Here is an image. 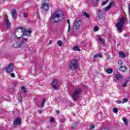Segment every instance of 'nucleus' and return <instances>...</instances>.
I'll use <instances>...</instances> for the list:
<instances>
[{
	"mask_svg": "<svg viewBox=\"0 0 130 130\" xmlns=\"http://www.w3.org/2000/svg\"><path fill=\"white\" fill-rule=\"evenodd\" d=\"M11 13L14 20H16L17 18V11H16V10H12Z\"/></svg>",
	"mask_w": 130,
	"mask_h": 130,
	"instance_id": "15",
	"label": "nucleus"
},
{
	"mask_svg": "<svg viewBox=\"0 0 130 130\" xmlns=\"http://www.w3.org/2000/svg\"><path fill=\"white\" fill-rule=\"evenodd\" d=\"M81 44H85V42H81Z\"/></svg>",
	"mask_w": 130,
	"mask_h": 130,
	"instance_id": "47",
	"label": "nucleus"
},
{
	"mask_svg": "<svg viewBox=\"0 0 130 130\" xmlns=\"http://www.w3.org/2000/svg\"><path fill=\"white\" fill-rule=\"evenodd\" d=\"M82 89L80 88H77L75 89L73 93L72 94V98L74 101H77L79 98H80V95L82 94Z\"/></svg>",
	"mask_w": 130,
	"mask_h": 130,
	"instance_id": "3",
	"label": "nucleus"
},
{
	"mask_svg": "<svg viewBox=\"0 0 130 130\" xmlns=\"http://www.w3.org/2000/svg\"><path fill=\"white\" fill-rule=\"evenodd\" d=\"M50 122H54V118H51L50 119Z\"/></svg>",
	"mask_w": 130,
	"mask_h": 130,
	"instance_id": "39",
	"label": "nucleus"
},
{
	"mask_svg": "<svg viewBox=\"0 0 130 130\" xmlns=\"http://www.w3.org/2000/svg\"><path fill=\"white\" fill-rule=\"evenodd\" d=\"M119 57H125V54L122 52H119Z\"/></svg>",
	"mask_w": 130,
	"mask_h": 130,
	"instance_id": "24",
	"label": "nucleus"
},
{
	"mask_svg": "<svg viewBox=\"0 0 130 130\" xmlns=\"http://www.w3.org/2000/svg\"><path fill=\"white\" fill-rule=\"evenodd\" d=\"M59 18H60L59 12L58 11H55L51 16L50 22L52 24L57 23V22H59Z\"/></svg>",
	"mask_w": 130,
	"mask_h": 130,
	"instance_id": "2",
	"label": "nucleus"
},
{
	"mask_svg": "<svg viewBox=\"0 0 130 130\" xmlns=\"http://www.w3.org/2000/svg\"><path fill=\"white\" fill-rule=\"evenodd\" d=\"M107 59H110V56H107Z\"/></svg>",
	"mask_w": 130,
	"mask_h": 130,
	"instance_id": "43",
	"label": "nucleus"
},
{
	"mask_svg": "<svg viewBox=\"0 0 130 130\" xmlns=\"http://www.w3.org/2000/svg\"><path fill=\"white\" fill-rule=\"evenodd\" d=\"M38 113H39V114H41V113H42V111H41V110H39V111H38Z\"/></svg>",
	"mask_w": 130,
	"mask_h": 130,
	"instance_id": "41",
	"label": "nucleus"
},
{
	"mask_svg": "<svg viewBox=\"0 0 130 130\" xmlns=\"http://www.w3.org/2000/svg\"><path fill=\"white\" fill-rule=\"evenodd\" d=\"M124 37H127V34H125L124 35Z\"/></svg>",
	"mask_w": 130,
	"mask_h": 130,
	"instance_id": "45",
	"label": "nucleus"
},
{
	"mask_svg": "<svg viewBox=\"0 0 130 130\" xmlns=\"http://www.w3.org/2000/svg\"><path fill=\"white\" fill-rule=\"evenodd\" d=\"M102 130H108V129H107V128H104V129H103Z\"/></svg>",
	"mask_w": 130,
	"mask_h": 130,
	"instance_id": "48",
	"label": "nucleus"
},
{
	"mask_svg": "<svg viewBox=\"0 0 130 130\" xmlns=\"http://www.w3.org/2000/svg\"><path fill=\"white\" fill-rule=\"evenodd\" d=\"M84 46H85V47H86V45H85Z\"/></svg>",
	"mask_w": 130,
	"mask_h": 130,
	"instance_id": "52",
	"label": "nucleus"
},
{
	"mask_svg": "<svg viewBox=\"0 0 130 130\" xmlns=\"http://www.w3.org/2000/svg\"><path fill=\"white\" fill-rule=\"evenodd\" d=\"M10 76L12 77V78H15V74L14 73H11Z\"/></svg>",
	"mask_w": 130,
	"mask_h": 130,
	"instance_id": "40",
	"label": "nucleus"
},
{
	"mask_svg": "<svg viewBox=\"0 0 130 130\" xmlns=\"http://www.w3.org/2000/svg\"><path fill=\"white\" fill-rule=\"evenodd\" d=\"M114 78L117 80V81H121L122 80V75H120L119 73L115 74Z\"/></svg>",
	"mask_w": 130,
	"mask_h": 130,
	"instance_id": "14",
	"label": "nucleus"
},
{
	"mask_svg": "<svg viewBox=\"0 0 130 130\" xmlns=\"http://www.w3.org/2000/svg\"><path fill=\"white\" fill-rule=\"evenodd\" d=\"M42 9L45 11V12H47V11L49 10V5L46 4V3H43Z\"/></svg>",
	"mask_w": 130,
	"mask_h": 130,
	"instance_id": "13",
	"label": "nucleus"
},
{
	"mask_svg": "<svg viewBox=\"0 0 130 130\" xmlns=\"http://www.w3.org/2000/svg\"><path fill=\"white\" fill-rule=\"evenodd\" d=\"M113 111L114 112V113H117V112H118V109H117L116 108H115L113 109Z\"/></svg>",
	"mask_w": 130,
	"mask_h": 130,
	"instance_id": "33",
	"label": "nucleus"
},
{
	"mask_svg": "<svg viewBox=\"0 0 130 130\" xmlns=\"http://www.w3.org/2000/svg\"><path fill=\"white\" fill-rule=\"evenodd\" d=\"M32 31L31 30H26L24 27L17 28L14 34L15 38H21V37H25L24 36H30Z\"/></svg>",
	"mask_w": 130,
	"mask_h": 130,
	"instance_id": "1",
	"label": "nucleus"
},
{
	"mask_svg": "<svg viewBox=\"0 0 130 130\" xmlns=\"http://www.w3.org/2000/svg\"><path fill=\"white\" fill-rule=\"evenodd\" d=\"M119 70L121 72H126V70L127 69H126V67L122 66H120Z\"/></svg>",
	"mask_w": 130,
	"mask_h": 130,
	"instance_id": "17",
	"label": "nucleus"
},
{
	"mask_svg": "<svg viewBox=\"0 0 130 130\" xmlns=\"http://www.w3.org/2000/svg\"><path fill=\"white\" fill-rule=\"evenodd\" d=\"M120 103H122L121 101H118L117 102L118 104H120Z\"/></svg>",
	"mask_w": 130,
	"mask_h": 130,
	"instance_id": "46",
	"label": "nucleus"
},
{
	"mask_svg": "<svg viewBox=\"0 0 130 130\" xmlns=\"http://www.w3.org/2000/svg\"><path fill=\"white\" fill-rule=\"evenodd\" d=\"M45 102H46V99H43L42 104V107H43V106H44V103Z\"/></svg>",
	"mask_w": 130,
	"mask_h": 130,
	"instance_id": "35",
	"label": "nucleus"
},
{
	"mask_svg": "<svg viewBox=\"0 0 130 130\" xmlns=\"http://www.w3.org/2000/svg\"><path fill=\"white\" fill-rule=\"evenodd\" d=\"M77 126H78V123H77V122H74L71 125L72 129H75V128H76Z\"/></svg>",
	"mask_w": 130,
	"mask_h": 130,
	"instance_id": "18",
	"label": "nucleus"
},
{
	"mask_svg": "<svg viewBox=\"0 0 130 130\" xmlns=\"http://www.w3.org/2000/svg\"><path fill=\"white\" fill-rule=\"evenodd\" d=\"M82 15L84 17H86V18H90V15H89V13H86L85 12H83Z\"/></svg>",
	"mask_w": 130,
	"mask_h": 130,
	"instance_id": "23",
	"label": "nucleus"
},
{
	"mask_svg": "<svg viewBox=\"0 0 130 130\" xmlns=\"http://www.w3.org/2000/svg\"><path fill=\"white\" fill-rule=\"evenodd\" d=\"M23 15H24V17H25V18L27 17V13H23Z\"/></svg>",
	"mask_w": 130,
	"mask_h": 130,
	"instance_id": "42",
	"label": "nucleus"
},
{
	"mask_svg": "<svg viewBox=\"0 0 130 130\" xmlns=\"http://www.w3.org/2000/svg\"><path fill=\"white\" fill-rule=\"evenodd\" d=\"M108 3V0H106L105 1H103L102 2V6H104L105 5H106V4H107Z\"/></svg>",
	"mask_w": 130,
	"mask_h": 130,
	"instance_id": "30",
	"label": "nucleus"
},
{
	"mask_svg": "<svg viewBox=\"0 0 130 130\" xmlns=\"http://www.w3.org/2000/svg\"><path fill=\"white\" fill-rule=\"evenodd\" d=\"M6 25L7 27V29H9L11 26V22L9 21V18H8V16L6 15V17L5 19Z\"/></svg>",
	"mask_w": 130,
	"mask_h": 130,
	"instance_id": "16",
	"label": "nucleus"
},
{
	"mask_svg": "<svg viewBox=\"0 0 130 130\" xmlns=\"http://www.w3.org/2000/svg\"><path fill=\"white\" fill-rule=\"evenodd\" d=\"M94 128H95V125H94V124H91L90 125L89 129L92 130V129H94Z\"/></svg>",
	"mask_w": 130,
	"mask_h": 130,
	"instance_id": "29",
	"label": "nucleus"
},
{
	"mask_svg": "<svg viewBox=\"0 0 130 130\" xmlns=\"http://www.w3.org/2000/svg\"><path fill=\"white\" fill-rule=\"evenodd\" d=\"M64 121V120H62V122H63Z\"/></svg>",
	"mask_w": 130,
	"mask_h": 130,
	"instance_id": "50",
	"label": "nucleus"
},
{
	"mask_svg": "<svg viewBox=\"0 0 130 130\" xmlns=\"http://www.w3.org/2000/svg\"><path fill=\"white\" fill-rule=\"evenodd\" d=\"M129 79H130V78L128 77V79L125 80V82L122 85V87H126V86H127V82H128Z\"/></svg>",
	"mask_w": 130,
	"mask_h": 130,
	"instance_id": "22",
	"label": "nucleus"
},
{
	"mask_svg": "<svg viewBox=\"0 0 130 130\" xmlns=\"http://www.w3.org/2000/svg\"><path fill=\"white\" fill-rule=\"evenodd\" d=\"M67 23H68V32H71L72 30H71V23L70 22V19L67 20Z\"/></svg>",
	"mask_w": 130,
	"mask_h": 130,
	"instance_id": "20",
	"label": "nucleus"
},
{
	"mask_svg": "<svg viewBox=\"0 0 130 130\" xmlns=\"http://www.w3.org/2000/svg\"><path fill=\"white\" fill-rule=\"evenodd\" d=\"M123 24H124V19H121L119 22L116 24V27L117 28V30L118 32L121 31L122 29V26H123Z\"/></svg>",
	"mask_w": 130,
	"mask_h": 130,
	"instance_id": "5",
	"label": "nucleus"
},
{
	"mask_svg": "<svg viewBox=\"0 0 130 130\" xmlns=\"http://www.w3.org/2000/svg\"><path fill=\"white\" fill-rule=\"evenodd\" d=\"M106 72L107 74H112V73L113 72V70L111 68H108V69H107Z\"/></svg>",
	"mask_w": 130,
	"mask_h": 130,
	"instance_id": "26",
	"label": "nucleus"
},
{
	"mask_svg": "<svg viewBox=\"0 0 130 130\" xmlns=\"http://www.w3.org/2000/svg\"><path fill=\"white\" fill-rule=\"evenodd\" d=\"M98 39H99V41H100V42H104V39L101 38V37H98Z\"/></svg>",
	"mask_w": 130,
	"mask_h": 130,
	"instance_id": "32",
	"label": "nucleus"
},
{
	"mask_svg": "<svg viewBox=\"0 0 130 130\" xmlns=\"http://www.w3.org/2000/svg\"><path fill=\"white\" fill-rule=\"evenodd\" d=\"M81 20L80 18H77L75 20L74 25H73V28L75 29V30H78L80 28V26H81Z\"/></svg>",
	"mask_w": 130,
	"mask_h": 130,
	"instance_id": "6",
	"label": "nucleus"
},
{
	"mask_svg": "<svg viewBox=\"0 0 130 130\" xmlns=\"http://www.w3.org/2000/svg\"><path fill=\"white\" fill-rule=\"evenodd\" d=\"M122 119H123V122L124 123V124L125 125H127L128 123H127V120L126 119V118H123Z\"/></svg>",
	"mask_w": 130,
	"mask_h": 130,
	"instance_id": "27",
	"label": "nucleus"
},
{
	"mask_svg": "<svg viewBox=\"0 0 130 130\" xmlns=\"http://www.w3.org/2000/svg\"><path fill=\"white\" fill-rule=\"evenodd\" d=\"M21 89L22 91H23V92H24V93H26L27 92V90H26V88H25V87L22 86L21 87Z\"/></svg>",
	"mask_w": 130,
	"mask_h": 130,
	"instance_id": "31",
	"label": "nucleus"
},
{
	"mask_svg": "<svg viewBox=\"0 0 130 130\" xmlns=\"http://www.w3.org/2000/svg\"><path fill=\"white\" fill-rule=\"evenodd\" d=\"M96 15L98 16V18H99L100 20H102V19H103V12L101 11V10H98V12L96 13Z\"/></svg>",
	"mask_w": 130,
	"mask_h": 130,
	"instance_id": "10",
	"label": "nucleus"
},
{
	"mask_svg": "<svg viewBox=\"0 0 130 130\" xmlns=\"http://www.w3.org/2000/svg\"><path fill=\"white\" fill-rule=\"evenodd\" d=\"M73 50H74V51H81L80 48H79V46H78L73 47Z\"/></svg>",
	"mask_w": 130,
	"mask_h": 130,
	"instance_id": "21",
	"label": "nucleus"
},
{
	"mask_svg": "<svg viewBox=\"0 0 130 130\" xmlns=\"http://www.w3.org/2000/svg\"><path fill=\"white\" fill-rule=\"evenodd\" d=\"M19 98L20 99H19V100H18L19 102H23V100L22 99V96H20Z\"/></svg>",
	"mask_w": 130,
	"mask_h": 130,
	"instance_id": "38",
	"label": "nucleus"
},
{
	"mask_svg": "<svg viewBox=\"0 0 130 130\" xmlns=\"http://www.w3.org/2000/svg\"><path fill=\"white\" fill-rule=\"evenodd\" d=\"M98 30H99V27L98 26H95L94 27V31H98Z\"/></svg>",
	"mask_w": 130,
	"mask_h": 130,
	"instance_id": "37",
	"label": "nucleus"
},
{
	"mask_svg": "<svg viewBox=\"0 0 130 130\" xmlns=\"http://www.w3.org/2000/svg\"><path fill=\"white\" fill-rule=\"evenodd\" d=\"M128 101V100L127 99H124V100L122 102V104H123V103H126Z\"/></svg>",
	"mask_w": 130,
	"mask_h": 130,
	"instance_id": "34",
	"label": "nucleus"
},
{
	"mask_svg": "<svg viewBox=\"0 0 130 130\" xmlns=\"http://www.w3.org/2000/svg\"><path fill=\"white\" fill-rule=\"evenodd\" d=\"M118 64H120V66H121V64H122V63H123V61H122V60H119L118 61Z\"/></svg>",
	"mask_w": 130,
	"mask_h": 130,
	"instance_id": "36",
	"label": "nucleus"
},
{
	"mask_svg": "<svg viewBox=\"0 0 130 130\" xmlns=\"http://www.w3.org/2000/svg\"><path fill=\"white\" fill-rule=\"evenodd\" d=\"M56 113L57 114H59V111H58V110L56 111Z\"/></svg>",
	"mask_w": 130,
	"mask_h": 130,
	"instance_id": "44",
	"label": "nucleus"
},
{
	"mask_svg": "<svg viewBox=\"0 0 130 130\" xmlns=\"http://www.w3.org/2000/svg\"><path fill=\"white\" fill-rule=\"evenodd\" d=\"M98 57H102V54H96L93 55V58H98Z\"/></svg>",
	"mask_w": 130,
	"mask_h": 130,
	"instance_id": "25",
	"label": "nucleus"
},
{
	"mask_svg": "<svg viewBox=\"0 0 130 130\" xmlns=\"http://www.w3.org/2000/svg\"><path fill=\"white\" fill-rule=\"evenodd\" d=\"M27 40H28V37H27V38L22 37V40L20 43V47L21 48L26 47Z\"/></svg>",
	"mask_w": 130,
	"mask_h": 130,
	"instance_id": "8",
	"label": "nucleus"
},
{
	"mask_svg": "<svg viewBox=\"0 0 130 130\" xmlns=\"http://www.w3.org/2000/svg\"><path fill=\"white\" fill-rule=\"evenodd\" d=\"M14 48H20L21 47L20 46V43L16 42L13 45Z\"/></svg>",
	"mask_w": 130,
	"mask_h": 130,
	"instance_id": "19",
	"label": "nucleus"
},
{
	"mask_svg": "<svg viewBox=\"0 0 130 130\" xmlns=\"http://www.w3.org/2000/svg\"><path fill=\"white\" fill-rule=\"evenodd\" d=\"M49 44H51V42H50L49 43Z\"/></svg>",
	"mask_w": 130,
	"mask_h": 130,
	"instance_id": "49",
	"label": "nucleus"
},
{
	"mask_svg": "<svg viewBox=\"0 0 130 130\" xmlns=\"http://www.w3.org/2000/svg\"><path fill=\"white\" fill-rule=\"evenodd\" d=\"M52 85L54 90H58V86H57V80L55 79L52 80Z\"/></svg>",
	"mask_w": 130,
	"mask_h": 130,
	"instance_id": "9",
	"label": "nucleus"
},
{
	"mask_svg": "<svg viewBox=\"0 0 130 130\" xmlns=\"http://www.w3.org/2000/svg\"><path fill=\"white\" fill-rule=\"evenodd\" d=\"M13 124L14 127L21 124V119L19 117L16 118L15 120L14 121Z\"/></svg>",
	"mask_w": 130,
	"mask_h": 130,
	"instance_id": "11",
	"label": "nucleus"
},
{
	"mask_svg": "<svg viewBox=\"0 0 130 130\" xmlns=\"http://www.w3.org/2000/svg\"><path fill=\"white\" fill-rule=\"evenodd\" d=\"M113 4H114V2L113 1H111L109 4V5L104 9V11H105V12H108L109 11V10H110V9L111 8V7H112V5H113Z\"/></svg>",
	"mask_w": 130,
	"mask_h": 130,
	"instance_id": "12",
	"label": "nucleus"
},
{
	"mask_svg": "<svg viewBox=\"0 0 130 130\" xmlns=\"http://www.w3.org/2000/svg\"><path fill=\"white\" fill-rule=\"evenodd\" d=\"M14 70V64L12 63H10L8 64L6 68V72L8 73V74H10L12 73Z\"/></svg>",
	"mask_w": 130,
	"mask_h": 130,
	"instance_id": "7",
	"label": "nucleus"
},
{
	"mask_svg": "<svg viewBox=\"0 0 130 130\" xmlns=\"http://www.w3.org/2000/svg\"><path fill=\"white\" fill-rule=\"evenodd\" d=\"M98 1H99V0H96V2H98Z\"/></svg>",
	"mask_w": 130,
	"mask_h": 130,
	"instance_id": "51",
	"label": "nucleus"
},
{
	"mask_svg": "<svg viewBox=\"0 0 130 130\" xmlns=\"http://www.w3.org/2000/svg\"><path fill=\"white\" fill-rule=\"evenodd\" d=\"M78 67L79 63H78V60L75 59H72L69 65L70 70H76V69H78Z\"/></svg>",
	"mask_w": 130,
	"mask_h": 130,
	"instance_id": "4",
	"label": "nucleus"
},
{
	"mask_svg": "<svg viewBox=\"0 0 130 130\" xmlns=\"http://www.w3.org/2000/svg\"><path fill=\"white\" fill-rule=\"evenodd\" d=\"M60 130H62V129H60Z\"/></svg>",
	"mask_w": 130,
	"mask_h": 130,
	"instance_id": "53",
	"label": "nucleus"
},
{
	"mask_svg": "<svg viewBox=\"0 0 130 130\" xmlns=\"http://www.w3.org/2000/svg\"><path fill=\"white\" fill-rule=\"evenodd\" d=\"M57 44H58V46L61 47L62 45H63V43L62 41L59 40L58 41Z\"/></svg>",
	"mask_w": 130,
	"mask_h": 130,
	"instance_id": "28",
	"label": "nucleus"
}]
</instances>
